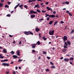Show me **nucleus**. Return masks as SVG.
Here are the masks:
<instances>
[{
	"instance_id": "nucleus-6",
	"label": "nucleus",
	"mask_w": 74,
	"mask_h": 74,
	"mask_svg": "<svg viewBox=\"0 0 74 74\" xmlns=\"http://www.w3.org/2000/svg\"><path fill=\"white\" fill-rule=\"evenodd\" d=\"M32 48H34L36 47V45H37V43L32 44Z\"/></svg>"
},
{
	"instance_id": "nucleus-8",
	"label": "nucleus",
	"mask_w": 74,
	"mask_h": 74,
	"mask_svg": "<svg viewBox=\"0 0 74 74\" xmlns=\"http://www.w3.org/2000/svg\"><path fill=\"white\" fill-rule=\"evenodd\" d=\"M3 52L4 53H6V52H7V50H6V49H3Z\"/></svg>"
},
{
	"instance_id": "nucleus-54",
	"label": "nucleus",
	"mask_w": 74,
	"mask_h": 74,
	"mask_svg": "<svg viewBox=\"0 0 74 74\" xmlns=\"http://www.w3.org/2000/svg\"><path fill=\"white\" fill-rule=\"evenodd\" d=\"M10 37H13V36L12 35H9Z\"/></svg>"
},
{
	"instance_id": "nucleus-24",
	"label": "nucleus",
	"mask_w": 74,
	"mask_h": 74,
	"mask_svg": "<svg viewBox=\"0 0 74 74\" xmlns=\"http://www.w3.org/2000/svg\"><path fill=\"white\" fill-rule=\"evenodd\" d=\"M10 53H11V54H12V55H13V54H14L15 53V52H14V51H12L11 52H10Z\"/></svg>"
},
{
	"instance_id": "nucleus-49",
	"label": "nucleus",
	"mask_w": 74,
	"mask_h": 74,
	"mask_svg": "<svg viewBox=\"0 0 74 74\" xmlns=\"http://www.w3.org/2000/svg\"><path fill=\"white\" fill-rule=\"evenodd\" d=\"M7 3L9 4V5H10V4L11 3V2L8 1L7 2Z\"/></svg>"
},
{
	"instance_id": "nucleus-40",
	"label": "nucleus",
	"mask_w": 74,
	"mask_h": 74,
	"mask_svg": "<svg viewBox=\"0 0 74 74\" xmlns=\"http://www.w3.org/2000/svg\"><path fill=\"white\" fill-rule=\"evenodd\" d=\"M33 13L34 14H37V12H35L34 11H33Z\"/></svg>"
},
{
	"instance_id": "nucleus-31",
	"label": "nucleus",
	"mask_w": 74,
	"mask_h": 74,
	"mask_svg": "<svg viewBox=\"0 0 74 74\" xmlns=\"http://www.w3.org/2000/svg\"><path fill=\"white\" fill-rule=\"evenodd\" d=\"M37 43V44H38V45H40V42L39 41H38Z\"/></svg>"
},
{
	"instance_id": "nucleus-64",
	"label": "nucleus",
	"mask_w": 74,
	"mask_h": 74,
	"mask_svg": "<svg viewBox=\"0 0 74 74\" xmlns=\"http://www.w3.org/2000/svg\"><path fill=\"white\" fill-rule=\"evenodd\" d=\"M4 1V0H1V2L3 3V2Z\"/></svg>"
},
{
	"instance_id": "nucleus-62",
	"label": "nucleus",
	"mask_w": 74,
	"mask_h": 74,
	"mask_svg": "<svg viewBox=\"0 0 74 74\" xmlns=\"http://www.w3.org/2000/svg\"><path fill=\"white\" fill-rule=\"evenodd\" d=\"M16 70H17V69H18V67L17 66H16Z\"/></svg>"
},
{
	"instance_id": "nucleus-47",
	"label": "nucleus",
	"mask_w": 74,
	"mask_h": 74,
	"mask_svg": "<svg viewBox=\"0 0 74 74\" xmlns=\"http://www.w3.org/2000/svg\"><path fill=\"white\" fill-rule=\"evenodd\" d=\"M32 52H33V53H34V52H36V51H35L34 50H32Z\"/></svg>"
},
{
	"instance_id": "nucleus-38",
	"label": "nucleus",
	"mask_w": 74,
	"mask_h": 74,
	"mask_svg": "<svg viewBox=\"0 0 74 74\" xmlns=\"http://www.w3.org/2000/svg\"><path fill=\"white\" fill-rule=\"evenodd\" d=\"M42 12H43V13H44L45 12H46V11H44L43 10H42Z\"/></svg>"
},
{
	"instance_id": "nucleus-63",
	"label": "nucleus",
	"mask_w": 74,
	"mask_h": 74,
	"mask_svg": "<svg viewBox=\"0 0 74 74\" xmlns=\"http://www.w3.org/2000/svg\"><path fill=\"white\" fill-rule=\"evenodd\" d=\"M66 12L68 14V13H69V11H67Z\"/></svg>"
},
{
	"instance_id": "nucleus-48",
	"label": "nucleus",
	"mask_w": 74,
	"mask_h": 74,
	"mask_svg": "<svg viewBox=\"0 0 74 74\" xmlns=\"http://www.w3.org/2000/svg\"><path fill=\"white\" fill-rule=\"evenodd\" d=\"M64 48H67V46H64Z\"/></svg>"
},
{
	"instance_id": "nucleus-5",
	"label": "nucleus",
	"mask_w": 74,
	"mask_h": 74,
	"mask_svg": "<svg viewBox=\"0 0 74 74\" xmlns=\"http://www.w3.org/2000/svg\"><path fill=\"white\" fill-rule=\"evenodd\" d=\"M64 41H66L67 40V37L66 36H64V37L63 39Z\"/></svg>"
},
{
	"instance_id": "nucleus-23",
	"label": "nucleus",
	"mask_w": 74,
	"mask_h": 74,
	"mask_svg": "<svg viewBox=\"0 0 74 74\" xmlns=\"http://www.w3.org/2000/svg\"><path fill=\"white\" fill-rule=\"evenodd\" d=\"M35 15L34 14L31 15V18H34V17H35Z\"/></svg>"
},
{
	"instance_id": "nucleus-39",
	"label": "nucleus",
	"mask_w": 74,
	"mask_h": 74,
	"mask_svg": "<svg viewBox=\"0 0 74 74\" xmlns=\"http://www.w3.org/2000/svg\"><path fill=\"white\" fill-rule=\"evenodd\" d=\"M50 64H52V65H53V64H53V63L51 62H50Z\"/></svg>"
},
{
	"instance_id": "nucleus-53",
	"label": "nucleus",
	"mask_w": 74,
	"mask_h": 74,
	"mask_svg": "<svg viewBox=\"0 0 74 74\" xmlns=\"http://www.w3.org/2000/svg\"><path fill=\"white\" fill-rule=\"evenodd\" d=\"M60 23H64V22L62 21H60Z\"/></svg>"
},
{
	"instance_id": "nucleus-26",
	"label": "nucleus",
	"mask_w": 74,
	"mask_h": 74,
	"mask_svg": "<svg viewBox=\"0 0 74 74\" xmlns=\"http://www.w3.org/2000/svg\"><path fill=\"white\" fill-rule=\"evenodd\" d=\"M73 60L74 58L73 57H71L70 58V60H72L73 61Z\"/></svg>"
},
{
	"instance_id": "nucleus-52",
	"label": "nucleus",
	"mask_w": 74,
	"mask_h": 74,
	"mask_svg": "<svg viewBox=\"0 0 74 74\" xmlns=\"http://www.w3.org/2000/svg\"><path fill=\"white\" fill-rule=\"evenodd\" d=\"M14 62L12 61L10 63V64H13L14 63Z\"/></svg>"
},
{
	"instance_id": "nucleus-19",
	"label": "nucleus",
	"mask_w": 74,
	"mask_h": 74,
	"mask_svg": "<svg viewBox=\"0 0 74 74\" xmlns=\"http://www.w3.org/2000/svg\"><path fill=\"white\" fill-rule=\"evenodd\" d=\"M3 4L0 3V7H3Z\"/></svg>"
},
{
	"instance_id": "nucleus-55",
	"label": "nucleus",
	"mask_w": 74,
	"mask_h": 74,
	"mask_svg": "<svg viewBox=\"0 0 74 74\" xmlns=\"http://www.w3.org/2000/svg\"><path fill=\"white\" fill-rule=\"evenodd\" d=\"M53 14H56V12H55V11H53Z\"/></svg>"
},
{
	"instance_id": "nucleus-4",
	"label": "nucleus",
	"mask_w": 74,
	"mask_h": 74,
	"mask_svg": "<svg viewBox=\"0 0 74 74\" xmlns=\"http://www.w3.org/2000/svg\"><path fill=\"white\" fill-rule=\"evenodd\" d=\"M2 65L4 66H10V64L8 63H3L2 64Z\"/></svg>"
},
{
	"instance_id": "nucleus-34",
	"label": "nucleus",
	"mask_w": 74,
	"mask_h": 74,
	"mask_svg": "<svg viewBox=\"0 0 74 74\" xmlns=\"http://www.w3.org/2000/svg\"><path fill=\"white\" fill-rule=\"evenodd\" d=\"M10 16H11V14H8L6 15V16H8V17H10Z\"/></svg>"
},
{
	"instance_id": "nucleus-17",
	"label": "nucleus",
	"mask_w": 74,
	"mask_h": 74,
	"mask_svg": "<svg viewBox=\"0 0 74 74\" xmlns=\"http://www.w3.org/2000/svg\"><path fill=\"white\" fill-rule=\"evenodd\" d=\"M74 29H73L71 31V32H70V34H73L74 33Z\"/></svg>"
},
{
	"instance_id": "nucleus-44",
	"label": "nucleus",
	"mask_w": 74,
	"mask_h": 74,
	"mask_svg": "<svg viewBox=\"0 0 74 74\" xmlns=\"http://www.w3.org/2000/svg\"><path fill=\"white\" fill-rule=\"evenodd\" d=\"M47 58L48 59H49V60L51 59V58H50V57H48V56L47 57Z\"/></svg>"
},
{
	"instance_id": "nucleus-11",
	"label": "nucleus",
	"mask_w": 74,
	"mask_h": 74,
	"mask_svg": "<svg viewBox=\"0 0 74 74\" xmlns=\"http://www.w3.org/2000/svg\"><path fill=\"white\" fill-rule=\"evenodd\" d=\"M35 30L36 32H39V31H40V29L38 28H36Z\"/></svg>"
},
{
	"instance_id": "nucleus-56",
	"label": "nucleus",
	"mask_w": 74,
	"mask_h": 74,
	"mask_svg": "<svg viewBox=\"0 0 74 74\" xmlns=\"http://www.w3.org/2000/svg\"><path fill=\"white\" fill-rule=\"evenodd\" d=\"M1 62H4V60H1Z\"/></svg>"
},
{
	"instance_id": "nucleus-7",
	"label": "nucleus",
	"mask_w": 74,
	"mask_h": 74,
	"mask_svg": "<svg viewBox=\"0 0 74 74\" xmlns=\"http://www.w3.org/2000/svg\"><path fill=\"white\" fill-rule=\"evenodd\" d=\"M23 5H23V4H22L21 5H20L19 6V7H20V8H21V10H22V9H23Z\"/></svg>"
},
{
	"instance_id": "nucleus-32",
	"label": "nucleus",
	"mask_w": 74,
	"mask_h": 74,
	"mask_svg": "<svg viewBox=\"0 0 74 74\" xmlns=\"http://www.w3.org/2000/svg\"><path fill=\"white\" fill-rule=\"evenodd\" d=\"M64 44L65 45H66V46H68V45L67 44V42H64Z\"/></svg>"
},
{
	"instance_id": "nucleus-61",
	"label": "nucleus",
	"mask_w": 74,
	"mask_h": 74,
	"mask_svg": "<svg viewBox=\"0 0 74 74\" xmlns=\"http://www.w3.org/2000/svg\"><path fill=\"white\" fill-rule=\"evenodd\" d=\"M43 18H41V19H40L39 20V21H43Z\"/></svg>"
},
{
	"instance_id": "nucleus-1",
	"label": "nucleus",
	"mask_w": 74,
	"mask_h": 74,
	"mask_svg": "<svg viewBox=\"0 0 74 74\" xmlns=\"http://www.w3.org/2000/svg\"><path fill=\"white\" fill-rule=\"evenodd\" d=\"M24 34L26 35H29V34H31L32 35H33V33L31 32L30 31L25 32H24Z\"/></svg>"
},
{
	"instance_id": "nucleus-42",
	"label": "nucleus",
	"mask_w": 74,
	"mask_h": 74,
	"mask_svg": "<svg viewBox=\"0 0 74 74\" xmlns=\"http://www.w3.org/2000/svg\"><path fill=\"white\" fill-rule=\"evenodd\" d=\"M29 3H31V2H33L32 0H31V1L30 0H29Z\"/></svg>"
},
{
	"instance_id": "nucleus-45",
	"label": "nucleus",
	"mask_w": 74,
	"mask_h": 74,
	"mask_svg": "<svg viewBox=\"0 0 74 74\" xmlns=\"http://www.w3.org/2000/svg\"><path fill=\"white\" fill-rule=\"evenodd\" d=\"M6 61H8V59H5L4 60V62H6Z\"/></svg>"
},
{
	"instance_id": "nucleus-21",
	"label": "nucleus",
	"mask_w": 74,
	"mask_h": 74,
	"mask_svg": "<svg viewBox=\"0 0 74 74\" xmlns=\"http://www.w3.org/2000/svg\"><path fill=\"white\" fill-rule=\"evenodd\" d=\"M38 6H39V5H38V4L36 5L35 6L34 8H36V7H38Z\"/></svg>"
},
{
	"instance_id": "nucleus-36",
	"label": "nucleus",
	"mask_w": 74,
	"mask_h": 74,
	"mask_svg": "<svg viewBox=\"0 0 74 74\" xmlns=\"http://www.w3.org/2000/svg\"><path fill=\"white\" fill-rule=\"evenodd\" d=\"M51 68H53V69H55V68H56V67H55V66H52L51 67Z\"/></svg>"
},
{
	"instance_id": "nucleus-13",
	"label": "nucleus",
	"mask_w": 74,
	"mask_h": 74,
	"mask_svg": "<svg viewBox=\"0 0 74 74\" xmlns=\"http://www.w3.org/2000/svg\"><path fill=\"white\" fill-rule=\"evenodd\" d=\"M16 52L17 54V55H18V56H19V54L20 53V51H16Z\"/></svg>"
},
{
	"instance_id": "nucleus-28",
	"label": "nucleus",
	"mask_w": 74,
	"mask_h": 74,
	"mask_svg": "<svg viewBox=\"0 0 74 74\" xmlns=\"http://www.w3.org/2000/svg\"><path fill=\"white\" fill-rule=\"evenodd\" d=\"M58 23V22L56 21L54 24V26H55V25H56V24H57V23Z\"/></svg>"
},
{
	"instance_id": "nucleus-30",
	"label": "nucleus",
	"mask_w": 74,
	"mask_h": 74,
	"mask_svg": "<svg viewBox=\"0 0 74 74\" xmlns=\"http://www.w3.org/2000/svg\"><path fill=\"white\" fill-rule=\"evenodd\" d=\"M24 7H25V8H26V9H27L28 7L27 6V5H24Z\"/></svg>"
},
{
	"instance_id": "nucleus-12",
	"label": "nucleus",
	"mask_w": 74,
	"mask_h": 74,
	"mask_svg": "<svg viewBox=\"0 0 74 74\" xmlns=\"http://www.w3.org/2000/svg\"><path fill=\"white\" fill-rule=\"evenodd\" d=\"M42 38L43 40H44V41H46V40H47V38H45V36H43Z\"/></svg>"
},
{
	"instance_id": "nucleus-10",
	"label": "nucleus",
	"mask_w": 74,
	"mask_h": 74,
	"mask_svg": "<svg viewBox=\"0 0 74 74\" xmlns=\"http://www.w3.org/2000/svg\"><path fill=\"white\" fill-rule=\"evenodd\" d=\"M63 4H69V2L68 1H66V2H63Z\"/></svg>"
},
{
	"instance_id": "nucleus-16",
	"label": "nucleus",
	"mask_w": 74,
	"mask_h": 74,
	"mask_svg": "<svg viewBox=\"0 0 74 74\" xmlns=\"http://www.w3.org/2000/svg\"><path fill=\"white\" fill-rule=\"evenodd\" d=\"M20 5V3H18L17 5L14 8V9H16Z\"/></svg>"
},
{
	"instance_id": "nucleus-18",
	"label": "nucleus",
	"mask_w": 74,
	"mask_h": 74,
	"mask_svg": "<svg viewBox=\"0 0 74 74\" xmlns=\"http://www.w3.org/2000/svg\"><path fill=\"white\" fill-rule=\"evenodd\" d=\"M46 8L47 9V10H48V11H49V10H51V8H49L48 6Z\"/></svg>"
},
{
	"instance_id": "nucleus-9",
	"label": "nucleus",
	"mask_w": 74,
	"mask_h": 74,
	"mask_svg": "<svg viewBox=\"0 0 74 74\" xmlns=\"http://www.w3.org/2000/svg\"><path fill=\"white\" fill-rule=\"evenodd\" d=\"M64 60L65 62H67L69 61V59L68 58H65L64 59Z\"/></svg>"
},
{
	"instance_id": "nucleus-37",
	"label": "nucleus",
	"mask_w": 74,
	"mask_h": 74,
	"mask_svg": "<svg viewBox=\"0 0 74 74\" xmlns=\"http://www.w3.org/2000/svg\"><path fill=\"white\" fill-rule=\"evenodd\" d=\"M43 53L44 54H47V52H45V51H43Z\"/></svg>"
},
{
	"instance_id": "nucleus-58",
	"label": "nucleus",
	"mask_w": 74,
	"mask_h": 74,
	"mask_svg": "<svg viewBox=\"0 0 74 74\" xmlns=\"http://www.w3.org/2000/svg\"><path fill=\"white\" fill-rule=\"evenodd\" d=\"M70 64H73L72 62H70Z\"/></svg>"
},
{
	"instance_id": "nucleus-43",
	"label": "nucleus",
	"mask_w": 74,
	"mask_h": 74,
	"mask_svg": "<svg viewBox=\"0 0 74 74\" xmlns=\"http://www.w3.org/2000/svg\"><path fill=\"white\" fill-rule=\"evenodd\" d=\"M69 14L70 16H72V14L70 12L69 13Z\"/></svg>"
},
{
	"instance_id": "nucleus-50",
	"label": "nucleus",
	"mask_w": 74,
	"mask_h": 74,
	"mask_svg": "<svg viewBox=\"0 0 74 74\" xmlns=\"http://www.w3.org/2000/svg\"><path fill=\"white\" fill-rule=\"evenodd\" d=\"M49 4V2H46L45 3V4L48 5V4Z\"/></svg>"
},
{
	"instance_id": "nucleus-22",
	"label": "nucleus",
	"mask_w": 74,
	"mask_h": 74,
	"mask_svg": "<svg viewBox=\"0 0 74 74\" xmlns=\"http://www.w3.org/2000/svg\"><path fill=\"white\" fill-rule=\"evenodd\" d=\"M5 8H9V6L8 5H6L5 6Z\"/></svg>"
},
{
	"instance_id": "nucleus-15",
	"label": "nucleus",
	"mask_w": 74,
	"mask_h": 74,
	"mask_svg": "<svg viewBox=\"0 0 74 74\" xmlns=\"http://www.w3.org/2000/svg\"><path fill=\"white\" fill-rule=\"evenodd\" d=\"M13 58H14V59H16V58H18V57H17V56H15V55H13Z\"/></svg>"
},
{
	"instance_id": "nucleus-60",
	"label": "nucleus",
	"mask_w": 74,
	"mask_h": 74,
	"mask_svg": "<svg viewBox=\"0 0 74 74\" xmlns=\"http://www.w3.org/2000/svg\"><path fill=\"white\" fill-rule=\"evenodd\" d=\"M63 59V57H61L60 58V59H61V60H62V59Z\"/></svg>"
},
{
	"instance_id": "nucleus-27",
	"label": "nucleus",
	"mask_w": 74,
	"mask_h": 74,
	"mask_svg": "<svg viewBox=\"0 0 74 74\" xmlns=\"http://www.w3.org/2000/svg\"><path fill=\"white\" fill-rule=\"evenodd\" d=\"M30 14H33V11L32 10L31 11H30Z\"/></svg>"
},
{
	"instance_id": "nucleus-59",
	"label": "nucleus",
	"mask_w": 74,
	"mask_h": 74,
	"mask_svg": "<svg viewBox=\"0 0 74 74\" xmlns=\"http://www.w3.org/2000/svg\"><path fill=\"white\" fill-rule=\"evenodd\" d=\"M16 74V73L15 72V71H14L13 72V74Z\"/></svg>"
},
{
	"instance_id": "nucleus-57",
	"label": "nucleus",
	"mask_w": 74,
	"mask_h": 74,
	"mask_svg": "<svg viewBox=\"0 0 74 74\" xmlns=\"http://www.w3.org/2000/svg\"><path fill=\"white\" fill-rule=\"evenodd\" d=\"M43 4H44V3H40V5H43Z\"/></svg>"
},
{
	"instance_id": "nucleus-3",
	"label": "nucleus",
	"mask_w": 74,
	"mask_h": 74,
	"mask_svg": "<svg viewBox=\"0 0 74 74\" xmlns=\"http://www.w3.org/2000/svg\"><path fill=\"white\" fill-rule=\"evenodd\" d=\"M54 30H53L52 31H49V34L50 35H52V36H53V34H54Z\"/></svg>"
},
{
	"instance_id": "nucleus-35",
	"label": "nucleus",
	"mask_w": 74,
	"mask_h": 74,
	"mask_svg": "<svg viewBox=\"0 0 74 74\" xmlns=\"http://www.w3.org/2000/svg\"><path fill=\"white\" fill-rule=\"evenodd\" d=\"M23 61V60H21V59H19L18 60V62H22V61Z\"/></svg>"
},
{
	"instance_id": "nucleus-14",
	"label": "nucleus",
	"mask_w": 74,
	"mask_h": 74,
	"mask_svg": "<svg viewBox=\"0 0 74 74\" xmlns=\"http://www.w3.org/2000/svg\"><path fill=\"white\" fill-rule=\"evenodd\" d=\"M52 23H53V21H51L49 23V25H52Z\"/></svg>"
},
{
	"instance_id": "nucleus-2",
	"label": "nucleus",
	"mask_w": 74,
	"mask_h": 74,
	"mask_svg": "<svg viewBox=\"0 0 74 74\" xmlns=\"http://www.w3.org/2000/svg\"><path fill=\"white\" fill-rule=\"evenodd\" d=\"M47 16H49V17H50L51 18H55V16L54 15H49V14H47V15H46L45 16V17L47 18Z\"/></svg>"
},
{
	"instance_id": "nucleus-51",
	"label": "nucleus",
	"mask_w": 74,
	"mask_h": 74,
	"mask_svg": "<svg viewBox=\"0 0 74 74\" xmlns=\"http://www.w3.org/2000/svg\"><path fill=\"white\" fill-rule=\"evenodd\" d=\"M0 58H1V59H3V58H4V57H3V56H1L0 57Z\"/></svg>"
},
{
	"instance_id": "nucleus-33",
	"label": "nucleus",
	"mask_w": 74,
	"mask_h": 74,
	"mask_svg": "<svg viewBox=\"0 0 74 74\" xmlns=\"http://www.w3.org/2000/svg\"><path fill=\"white\" fill-rule=\"evenodd\" d=\"M50 18L49 17H47V18L46 19V20L47 21H49V20Z\"/></svg>"
},
{
	"instance_id": "nucleus-41",
	"label": "nucleus",
	"mask_w": 74,
	"mask_h": 74,
	"mask_svg": "<svg viewBox=\"0 0 74 74\" xmlns=\"http://www.w3.org/2000/svg\"><path fill=\"white\" fill-rule=\"evenodd\" d=\"M45 70L46 71H49V69H46Z\"/></svg>"
},
{
	"instance_id": "nucleus-46",
	"label": "nucleus",
	"mask_w": 74,
	"mask_h": 74,
	"mask_svg": "<svg viewBox=\"0 0 74 74\" xmlns=\"http://www.w3.org/2000/svg\"><path fill=\"white\" fill-rule=\"evenodd\" d=\"M38 36H39V37H40V38H41V37H42L41 36V34H38Z\"/></svg>"
},
{
	"instance_id": "nucleus-20",
	"label": "nucleus",
	"mask_w": 74,
	"mask_h": 74,
	"mask_svg": "<svg viewBox=\"0 0 74 74\" xmlns=\"http://www.w3.org/2000/svg\"><path fill=\"white\" fill-rule=\"evenodd\" d=\"M66 49H63L62 50V51L63 52H66Z\"/></svg>"
},
{
	"instance_id": "nucleus-25",
	"label": "nucleus",
	"mask_w": 74,
	"mask_h": 74,
	"mask_svg": "<svg viewBox=\"0 0 74 74\" xmlns=\"http://www.w3.org/2000/svg\"><path fill=\"white\" fill-rule=\"evenodd\" d=\"M67 43L69 44V45H70L71 44H70V41H69V40H67Z\"/></svg>"
},
{
	"instance_id": "nucleus-29",
	"label": "nucleus",
	"mask_w": 74,
	"mask_h": 74,
	"mask_svg": "<svg viewBox=\"0 0 74 74\" xmlns=\"http://www.w3.org/2000/svg\"><path fill=\"white\" fill-rule=\"evenodd\" d=\"M36 11L37 12H38L39 13L40 12H41V11L40 10H39L38 9H37L36 10Z\"/></svg>"
}]
</instances>
